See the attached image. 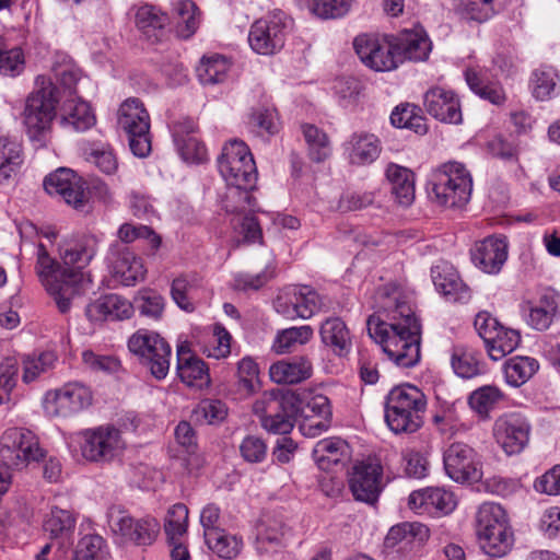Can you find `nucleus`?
Instances as JSON below:
<instances>
[{"label":"nucleus","mask_w":560,"mask_h":560,"mask_svg":"<svg viewBox=\"0 0 560 560\" xmlns=\"http://www.w3.org/2000/svg\"><path fill=\"white\" fill-rule=\"evenodd\" d=\"M376 298L378 308L387 314L389 322H378L370 316L366 323L370 337L397 366H415L421 357V325L412 305L389 285L380 288Z\"/></svg>","instance_id":"nucleus-1"},{"label":"nucleus","mask_w":560,"mask_h":560,"mask_svg":"<svg viewBox=\"0 0 560 560\" xmlns=\"http://www.w3.org/2000/svg\"><path fill=\"white\" fill-rule=\"evenodd\" d=\"M97 245L98 241L93 235L63 240L59 245L62 266L49 256L43 244L38 245L36 273L60 313L69 312L72 300L83 292V269L95 257Z\"/></svg>","instance_id":"nucleus-2"},{"label":"nucleus","mask_w":560,"mask_h":560,"mask_svg":"<svg viewBox=\"0 0 560 560\" xmlns=\"http://www.w3.org/2000/svg\"><path fill=\"white\" fill-rule=\"evenodd\" d=\"M221 176L229 186L225 210L241 213L256 207L252 191L256 188L258 173L253 154L244 141L231 140L218 158Z\"/></svg>","instance_id":"nucleus-3"},{"label":"nucleus","mask_w":560,"mask_h":560,"mask_svg":"<svg viewBox=\"0 0 560 560\" xmlns=\"http://www.w3.org/2000/svg\"><path fill=\"white\" fill-rule=\"evenodd\" d=\"M58 103V88L49 78L38 75L35 90L25 100L22 118L28 138L39 145L45 144L51 130Z\"/></svg>","instance_id":"nucleus-4"},{"label":"nucleus","mask_w":560,"mask_h":560,"mask_svg":"<svg viewBox=\"0 0 560 560\" xmlns=\"http://www.w3.org/2000/svg\"><path fill=\"white\" fill-rule=\"evenodd\" d=\"M425 407V395L417 386H395L385 398V421L395 433H413L423 423Z\"/></svg>","instance_id":"nucleus-5"},{"label":"nucleus","mask_w":560,"mask_h":560,"mask_svg":"<svg viewBox=\"0 0 560 560\" xmlns=\"http://www.w3.org/2000/svg\"><path fill=\"white\" fill-rule=\"evenodd\" d=\"M472 178L466 166L448 161L436 167L429 183L430 198L446 208H462L470 200Z\"/></svg>","instance_id":"nucleus-6"},{"label":"nucleus","mask_w":560,"mask_h":560,"mask_svg":"<svg viewBox=\"0 0 560 560\" xmlns=\"http://www.w3.org/2000/svg\"><path fill=\"white\" fill-rule=\"evenodd\" d=\"M476 534L480 548L490 557H503L514 545V534L506 512L498 503L485 502L479 506Z\"/></svg>","instance_id":"nucleus-7"},{"label":"nucleus","mask_w":560,"mask_h":560,"mask_svg":"<svg viewBox=\"0 0 560 560\" xmlns=\"http://www.w3.org/2000/svg\"><path fill=\"white\" fill-rule=\"evenodd\" d=\"M128 349L155 380H164L170 371L172 348L158 332L139 329L128 339Z\"/></svg>","instance_id":"nucleus-8"},{"label":"nucleus","mask_w":560,"mask_h":560,"mask_svg":"<svg viewBox=\"0 0 560 560\" xmlns=\"http://www.w3.org/2000/svg\"><path fill=\"white\" fill-rule=\"evenodd\" d=\"M46 457L37 436L30 430L11 428L0 439V464L8 469H22Z\"/></svg>","instance_id":"nucleus-9"},{"label":"nucleus","mask_w":560,"mask_h":560,"mask_svg":"<svg viewBox=\"0 0 560 560\" xmlns=\"http://www.w3.org/2000/svg\"><path fill=\"white\" fill-rule=\"evenodd\" d=\"M299 409L294 395L266 394L253 405L261 427L269 433L281 435L292 431Z\"/></svg>","instance_id":"nucleus-10"},{"label":"nucleus","mask_w":560,"mask_h":560,"mask_svg":"<svg viewBox=\"0 0 560 560\" xmlns=\"http://www.w3.org/2000/svg\"><path fill=\"white\" fill-rule=\"evenodd\" d=\"M117 125L128 136L131 152L138 158L148 156L151 152L150 116L139 98L130 97L121 103Z\"/></svg>","instance_id":"nucleus-11"},{"label":"nucleus","mask_w":560,"mask_h":560,"mask_svg":"<svg viewBox=\"0 0 560 560\" xmlns=\"http://www.w3.org/2000/svg\"><path fill=\"white\" fill-rule=\"evenodd\" d=\"M474 326L483 340L489 358L493 361H499L513 352L521 342L517 330L503 326L488 312L478 313Z\"/></svg>","instance_id":"nucleus-12"},{"label":"nucleus","mask_w":560,"mask_h":560,"mask_svg":"<svg viewBox=\"0 0 560 560\" xmlns=\"http://www.w3.org/2000/svg\"><path fill=\"white\" fill-rule=\"evenodd\" d=\"M291 27L288 15L278 10L257 20L249 30L248 43L260 55H272L280 50Z\"/></svg>","instance_id":"nucleus-13"},{"label":"nucleus","mask_w":560,"mask_h":560,"mask_svg":"<svg viewBox=\"0 0 560 560\" xmlns=\"http://www.w3.org/2000/svg\"><path fill=\"white\" fill-rule=\"evenodd\" d=\"M92 399V392L88 386L71 382L61 388L47 392L43 405L47 416L66 418L86 409Z\"/></svg>","instance_id":"nucleus-14"},{"label":"nucleus","mask_w":560,"mask_h":560,"mask_svg":"<svg viewBox=\"0 0 560 560\" xmlns=\"http://www.w3.org/2000/svg\"><path fill=\"white\" fill-rule=\"evenodd\" d=\"M443 464L446 475L455 482H478L482 478L480 457L468 444L452 443L443 453Z\"/></svg>","instance_id":"nucleus-15"},{"label":"nucleus","mask_w":560,"mask_h":560,"mask_svg":"<svg viewBox=\"0 0 560 560\" xmlns=\"http://www.w3.org/2000/svg\"><path fill=\"white\" fill-rule=\"evenodd\" d=\"M125 447L120 431L102 425L82 433L81 454L90 462H112Z\"/></svg>","instance_id":"nucleus-16"},{"label":"nucleus","mask_w":560,"mask_h":560,"mask_svg":"<svg viewBox=\"0 0 560 560\" xmlns=\"http://www.w3.org/2000/svg\"><path fill=\"white\" fill-rule=\"evenodd\" d=\"M349 488L357 501L377 502L383 490V466L377 458L369 457L353 465L349 474Z\"/></svg>","instance_id":"nucleus-17"},{"label":"nucleus","mask_w":560,"mask_h":560,"mask_svg":"<svg viewBox=\"0 0 560 560\" xmlns=\"http://www.w3.org/2000/svg\"><path fill=\"white\" fill-rule=\"evenodd\" d=\"M521 312L533 329L547 330L560 316V294L550 288L541 289L535 295L523 300Z\"/></svg>","instance_id":"nucleus-18"},{"label":"nucleus","mask_w":560,"mask_h":560,"mask_svg":"<svg viewBox=\"0 0 560 560\" xmlns=\"http://www.w3.org/2000/svg\"><path fill=\"white\" fill-rule=\"evenodd\" d=\"M320 306L322 301L317 292L306 285L285 288L273 301L276 312L287 319H307Z\"/></svg>","instance_id":"nucleus-19"},{"label":"nucleus","mask_w":560,"mask_h":560,"mask_svg":"<svg viewBox=\"0 0 560 560\" xmlns=\"http://www.w3.org/2000/svg\"><path fill=\"white\" fill-rule=\"evenodd\" d=\"M530 423L520 412H509L499 417L493 425V436L508 455L520 454L528 444Z\"/></svg>","instance_id":"nucleus-20"},{"label":"nucleus","mask_w":560,"mask_h":560,"mask_svg":"<svg viewBox=\"0 0 560 560\" xmlns=\"http://www.w3.org/2000/svg\"><path fill=\"white\" fill-rule=\"evenodd\" d=\"M106 260L114 279L125 287H133L145 278L147 269L142 258L127 245L113 243Z\"/></svg>","instance_id":"nucleus-21"},{"label":"nucleus","mask_w":560,"mask_h":560,"mask_svg":"<svg viewBox=\"0 0 560 560\" xmlns=\"http://www.w3.org/2000/svg\"><path fill=\"white\" fill-rule=\"evenodd\" d=\"M353 47L361 61L375 71H390L399 63L397 48L388 40L363 34L354 38Z\"/></svg>","instance_id":"nucleus-22"},{"label":"nucleus","mask_w":560,"mask_h":560,"mask_svg":"<svg viewBox=\"0 0 560 560\" xmlns=\"http://www.w3.org/2000/svg\"><path fill=\"white\" fill-rule=\"evenodd\" d=\"M44 188L47 194L60 197L66 203L80 208L85 200L83 183L73 171L59 168L46 176Z\"/></svg>","instance_id":"nucleus-23"},{"label":"nucleus","mask_w":560,"mask_h":560,"mask_svg":"<svg viewBox=\"0 0 560 560\" xmlns=\"http://www.w3.org/2000/svg\"><path fill=\"white\" fill-rule=\"evenodd\" d=\"M423 106L436 120L455 125L462 122L459 100L451 90L441 86L429 89L423 95Z\"/></svg>","instance_id":"nucleus-24"},{"label":"nucleus","mask_w":560,"mask_h":560,"mask_svg":"<svg viewBox=\"0 0 560 560\" xmlns=\"http://www.w3.org/2000/svg\"><path fill=\"white\" fill-rule=\"evenodd\" d=\"M109 525L115 534L138 546L151 545L159 530L155 520H135L125 513L110 512Z\"/></svg>","instance_id":"nucleus-25"},{"label":"nucleus","mask_w":560,"mask_h":560,"mask_svg":"<svg viewBox=\"0 0 560 560\" xmlns=\"http://www.w3.org/2000/svg\"><path fill=\"white\" fill-rule=\"evenodd\" d=\"M508 258V244L499 237H487L478 243L471 253V259L486 273H498Z\"/></svg>","instance_id":"nucleus-26"},{"label":"nucleus","mask_w":560,"mask_h":560,"mask_svg":"<svg viewBox=\"0 0 560 560\" xmlns=\"http://www.w3.org/2000/svg\"><path fill=\"white\" fill-rule=\"evenodd\" d=\"M132 313V304L117 294L101 296L85 307L91 322L122 320L130 318Z\"/></svg>","instance_id":"nucleus-27"},{"label":"nucleus","mask_w":560,"mask_h":560,"mask_svg":"<svg viewBox=\"0 0 560 560\" xmlns=\"http://www.w3.org/2000/svg\"><path fill=\"white\" fill-rule=\"evenodd\" d=\"M350 164L364 166L372 164L382 152L380 139L368 132H354L343 144Z\"/></svg>","instance_id":"nucleus-28"},{"label":"nucleus","mask_w":560,"mask_h":560,"mask_svg":"<svg viewBox=\"0 0 560 560\" xmlns=\"http://www.w3.org/2000/svg\"><path fill=\"white\" fill-rule=\"evenodd\" d=\"M177 373L182 382L191 387L202 388L210 383L206 363L194 355L187 345L177 347Z\"/></svg>","instance_id":"nucleus-29"},{"label":"nucleus","mask_w":560,"mask_h":560,"mask_svg":"<svg viewBox=\"0 0 560 560\" xmlns=\"http://www.w3.org/2000/svg\"><path fill=\"white\" fill-rule=\"evenodd\" d=\"M322 342L338 357H346L352 348L351 334L345 322L339 317H329L319 327Z\"/></svg>","instance_id":"nucleus-30"},{"label":"nucleus","mask_w":560,"mask_h":560,"mask_svg":"<svg viewBox=\"0 0 560 560\" xmlns=\"http://www.w3.org/2000/svg\"><path fill=\"white\" fill-rule=\"evenodd\" d=\"M77 518L70 510L52 506L44 521V530L58 540L60 547L72 544Z\"/></svg>","instance_id":"nucleus-31"},{"label":"nucleus","mask_w":560,"mask_h":560,"mask_svg":"<svg viewBox=\"0 0 560 560\" xmlns=\"http://www.w3.org/2000/svg\"><path fill=\"white\" fill-rule=\"evenodd\" d=\"M91 106L81 100H68L61 107L60 125L68 130L82 132L95 125Z\"/></svg>","instance_id":"nucleus-32"},{"label":"nucleus","mask_w":560,"mask_h":560,"mask_svg":"<svg viewBox=\"0 0 560 560\" xmlns=\"http://www.w3.org/2000/svg\"><path fill=\"white\" fill-rule=\"evenodd\" d=\"M385 175L390 184L392 194L401 206H410L415 200V174L411 170L389 163Z\"/></svg>","instance_id":"nucleus-33"},{"label":"nucleus","mask_w":560,"mask_h":560,"mask_svg":"<svg viewBox=\"0 0 560 560\" xmlns=\"http://www.w3.org/2000/svg\"><path fill=\"white\" fill-rule=\"evenodd\" d=\"M269 374L277 384H296L311 377L312 363L305 357L278 361L270 366Z\"/></svg>","instance_id":"nucleus-34"},{"label":"nucleus","mask_w":560,"mask_h":560,"mask_svg":"<svg viewBox=\"0 0 560 560\" xmlns=\"http://www.w3.org/2000/svg\"><path fill=\"white\" fill-rule=\"evenodd\" d=\"M394 45L399 54V62L404 58L413 61L425 60L431 50V42L422 30L404 31Z\"/></svg>","instance_id":"nucleus-35"},{"label":"nucleus","mask_w":560,"mask_h":560,"mask_svg":"<svg viewBox=\"0 0 560 560\" xmlns=\"http://www.w3.org/2000/svg\"><path fill=\"white\" fill-rule=\"evenodd\" d=\"M135 22L138 30L152 43L161 40L168 18L156 8L145 4L137 9Z\"/></svg>","instance_id":"nucleus-36"},{"label":"nucleus","mask_w":560,"mask_h":560,"mask_svg":"<svg viewBox=\"0 0 560 560\" xmlns=\"http://www.w3.org/2000/svg\"><path fill=\"white\" fill-rule=\"evenodd\" d=\"M22 162V144L10 136L0 135V185L9 183Z\"/></svg>","instance_id":"nucleus-37"},{"label":"nucleus","mask_w":560,"mask_h":560,"mask_svg":"<svg viewBox=\"0 0 560 560\" xmlns=\"http://www.w3.org/2000/svg\"><path fill=\"white\" fill-rule=\"evenodd\" d=\"M288 532L289 528L280 516L272 514L264 515L256 527L258 549L267 551L268 546L281 545Z\"/></svg>","instance_id":"nucleus-38"},{"label":"nucleus","mask_w":560,"mask_h":560,"mask_svg":"<svg viewBox=\"0 0 560 560\" xmlns=\"http://www.w3.org/2000/svg\"><path fill=\"white\" fill-rule=\"evenodd\" d=\"M231 68L230 60L221 55L203 57L197 67V77L201 84L213 85L223 82Z\"/></svg>","instance_id":"nucleus-39"},{"label":"nucleus","mask_w":560,"mask_h":560,"mask_svg":"<svg viewBox=\"0 0 560 560\" xmlns=\"http://www.w3.org/2000/svg\"><path fill=\"white\" fill-rule=\"evenodd\" d=\"M314 459L323 468L326 464H338L349 456V445L340 438L320 440L313 450Z\"/></svg>","instance_id":"nucleus-40"},{"label":"nucleus","mask_w":560,"mask_h":560,"mask_svg":"<svg viewBox=\"0 0 560 560\" xmlns=\"http://www.w3.org/2000/svg\"><path fill=\"white\" fill-rule=\"evenodd\" d=\"M390 122L397 128H407L418 135L427 132L425 118L421 115V108L415 104H400L390 114Z\"/></svg>","instance_id":"nucleus-41"},{"label":"nucleus","mask_w":560,"mask_h":560,"mask_svg":"<svg viewBox=\"0 0 560 560\" xmlns=\"http://www.w3.org/2000/svg\"><path fill=\"white\" fill-rule=\"evenodd\" d=\"M539 369L538 361L529 357H514L504 363L506 383L518 387L525 384Z\"/></svg>","instance_id":"nucleus-42"},{"label":"nucleus","mask_w":560,"mask_h":560,"mask_svg":"<svg viewBox=\"0 0 560 560\" xmlns=\"http://www.w3.org/2000/svg\"><path fill=\"white\" fill-rule=\"evenodd\" d=\"M451 364L454 372L463 378L475 377L485 370V364L476 352L459 347L454 349Z\"/></svg>","instance_id":"nucleus-43"},{"label":"nucleus","mask_w":560,"mask_h":560,"mask_svg":"<svg viewBox=\"0 0 560 560\" xmlns=\"http://www.w3.org/2000/svg\"><path fill=\"white\" fill-rule=\"evenodd\" d=\"M205 541L212 552L223 559L235 558L242 547V541L236 536L226 534L224 529L209 532Z\"/></svg>","instance_id":"nucleus-44"},{"label":"nucleus","mask_w":560,"mask_h":560,"mask_svg":"<svg viewBox=\"0 0 560 560\" xmlns=\"http://www.w3.org/2000/svg\"><path fill=\"white\" fill-rule=\"evenodd\" d=\"M302 132L308 145L312 161L320 163L330 155V144L327 135L314 125H302Z\"/></svg>","instance_id":"nucleus-45"},{"label":"nucleus","mask_w":560,"mask_h":560,"mask_svg":"<svg viewBox=\"0 0 560 560\" xmlns=\"http://www.w3.org/2000/svg\"><path fill=\"white\" fill-rule=\"evenodd\" d=\"M188 527V509L183 503H176L168 509L165 522L164 532L168 542H174L183 539L187 533Z\"/></svg>","instance_id":"nucleus-46"},{"label":"nucleus","mask_w":560,"mask_h":560,"mask_svg":"<svg viewBox=\"0 0 560 560\" xmlns=\"http://www.w3.org/2000/svg\"><path fill=\"white\" fill-rule=\"evenodd\" d=\"M558 73L550 66H541L532 73L530 86L536 100L550 98L557 88Z\"/></svg>","instance_id":"nucleus-47"},{"label":"nucleus","mask_w":560,"mask_h":560,"mask_svg":"<svg viewBox=\"0 0 560 560\" xmlns=\"http://www.w3.org/2000/svg\"><path fill=\"white\" fill-rule=\"evenodd\" d=\"M429 537V528L421 523H401L393 526L386 537H385V546L388 548H394L399 542L406 540L407 542H411L415 538H418L420 541L427 539Z\"/></svg>","instance_id":"nucleus-48"},{"label":"nucleus","mask_w":560,"mask_h":560,"mask_svg":"<svg viewBox=\"0 0 560 560\" xmlns=\"http://www.w3.org/2000/svg\"><path fill=\"white\" fill-rule=\"evenodd\" d=\"M250 132L258 137H269L278 132V118L276 110L267 107H257L252 110L247 121Z\"/></svg>","instance_id":"nucleus-49"},{"label":"nucleus","mask_w":560,"mask_h":560,"mask_svg":"<svg viewBox=\"0 0 560 560\" xmlns=\"http://www.w3.org/2000/svg\"><path fill=\"white\" fill-rule=\"evenodd\" d=\"M176 32L182 38H189L198 28L197 7L191 0H182L175 4Z\"/></svg>","instance_id":"nucleus-50"},{"label":"nucleus","mask_w":560,"mask_h":560,"mask_svg":"<svg viewBox=\"0 0 560 560\" xmlns=\"http://www.w3.org/2000/svg\"><path fill=\"white\" fill-rule=\"evenodd\" d=\"M313 336L311 326L290 327L277 334L273 349L277 353L290 352L296 345H305Z\"/></svg>","instance_id":"nucleus-51"},{"label":"nucleus","mask_w":560,"mask_h":560,"mask_svg":"<svg viewBox=\"0 0 560 560\" xmlns=\"http://www.w3.org/2000/svg\"><path fill=\"white\" fill-rule=\"evenodd\" d=\"M504 3L503 0H460L463 14L477 22L489 20Z\"/></svg>","instance_id":"nucleus-52"},{"label":"nucleus","mask_w":560,"mask_h":560,"mask_svg":"<svg viewBox=\"0 0 560 560\" xmlns=\"http://www.w3.org/2000/svg\"><path fill=\"white\" fill-rule=\"evenodd\" d=\"M55 361L56 355L50 351L40 352L38 355L23 357L22 381L26 384L35 381L42 373H45L51 369Z\"/></svg>","instance_id":"nucleus-53"},{"label":"nucleus","mask_w":560,"mask_h":560,"mask_svg":"<svg viewBox=\"0 0 560 560\" xmlns=\"http://www.w3.org/2000/svg\"><path fill=\"white\" fill-rule=\"evenodd\" d=\"M24 54L21 48H8L3 37L0 36V74L16 77L24 70Z\"/></svg>","instance_id":"nucleus-54"},{"label":"nucleus","mask_w":560,"mask_h":560,"mask_svg":"<svg viewBox=\"0 0 560 560\" xmlns=\"http://www.w3.org/2000/svg\"><path fill=\"white\" fill-rule=\"evenodd\" d=\"M197 287V280L187 276H180L173 280L171 295L177 306L186 312H192V292Z\"/></svg>","instance_id":"nucleus-55"},{"label":"nucleus","mask_w":560,"mask_h":560,"mask_svg":"<svg viewBox=\"0 0 560 560\" xmlns=\"http://www.w3.org/2000/svg\"><path fill=\"white\" fill-rule=\"evenodd\" d=\"M353 0H308L307 8L320 19H337L343 16Z\"/></svg>","instance_id":"nucleus-56"},{"label":"nucleus","mask_w":560,"mask_h":560,"mask_svg":"<svg viewBox=\"0 0 560 560\" xmlns=\"http://www.w3.org/2000/svg\"><path fill=\"white\" fill-rule=\"evenodd\" d=\"M228 416L225 404L218 399H203L194 409V417L197 421L208 424L222 422Z\"/></svg>","instance_id":"nucleus-57"},{"label":"nucleus","mask_w":560,"mask_h":560,"mask_svg":"<svg viewBox=\"0 0 560 560\" xmlns=\"http://www.w3.org/2000/svg\"><path fill=\"white\" fill-rule=\"evenodd\" d=\"M136 307L142 316L151 319L161 318L164 311V298L155 291L143 290L135 300Z\"/></svg>","instance_id":"nucleus-58"},{"label":"nucleus","mask_w":560,"mask_h":560,"mask_svg":"<svg viewBox=\"0 0 560 560\" xmlns=\"http://www.w3.org/2000/svg\"><path fill=\"white\" fill-rule=\"evenodd\" d=\"M501 393L494 386H482L474 390L469 398L468 404L479 415H487L500 400Z\"/></svg>","instance_id":"nucleus-59"},{"label":"nucleus","mask_w":560,"mask_h":560,"mask_svg":"<svg viewBox=\"0 0 560 560\" xmlns=\"http://www.w3.org/2000/svg\"><path fill=\"white\" fill-rule=\"evenodd\" d=\"M19 362L15 358H5L0 363V404L8 402L18 382Z\"/></svg>","instance_id":"nucleus-60"},{"label":"nucleus","mask_w":560,"mask_h":560,"mask_svg":"<svg viewBox=\"0 0 560 560\" xmlns=\"http://www.w3.org/2000/svg\"><path fill=\"white\" fill-rule=\"evenodd\" d=\"M240 454L246 463H262L267 456V444L264 439L256 435L245 436L240 444Z\"/></svg>","instance_id":"nucleus-61"},{"label":"nucleus","mask_w":560,"mask_h":560,"mask_svg":"<svg viewBox=\"0 0 560 560\" xmlns=\"http://www.w3.org/2000/svg\"><path fill=\"white\" fill-rule=\"evenodd\" d=\"M75 553L88 556V558L106 560L108 549L106 541L102 536L97 534H90L80 539Z\"/></svg>","instance_id":"nucleus-62"},{"label":"nucleus","mask_w":560,"mask_h":560,"mask_svg":"<svg viewBox=\"0 0 560 560\" xmlns=\"http://www.w3.org/2000/svg\"><path fill=\"white\" fill-rule=\"evenodd\" d=\"M427 499H429V513L435 511L448 514L456 506L454 494L443 488H428Z\"/></svg>","instance_id":"nucleus-63"},{"label":"nucleus","mask_w":560,"mask_h":560,"mask_svg":"<svg viewBox=\"0 0 560 560\" xmlns=\"http://www.w3.org/2000/svg\"><path fill=\"white\" fill-rule=\"evenodd\" d=\"M175 144L180 156L186 162L200 163L205 161L207 155L206 147L196 136L188 137L187 139L179 138Z\"/></svg>","instance_id":"nucleus-64"}]
</instances>
